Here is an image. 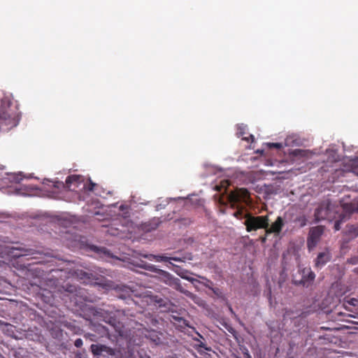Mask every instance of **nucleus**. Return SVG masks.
<instances>
[{"mask_svg": "<svg viewBox=\"0 0 358 358\" xmlns=\"http://www.w3.org/2000/svg\"><path fill=\"white\" fill-rule=\"evenodd\" d=\"M315 217L317 221L335 220L334 228L335 231H339L341 225L350 218V213L345 211L341 206L326 201L320 203L316 208Z\"/></svg>", "mask_w": 358, "mask_h": 358, "instance_id": "1", "label": "nucleus"}, {"mask_svg": "<svg viewBox=\"0 0 358 358\" xmlns=\"http://www.w3.org/2000/svg\"><path fill=\"white\" fill-rule=\"evenodd\" d=\"M243 217L245 218L244 224L248 232L262 229L266 230L269 226L270 220L268 215L255 216L250 213H246Z\"/></svg>", "mask_w": 358, "mask_h": 358, "instance_id": "2", "label": "nucleus"}, {"mask_svg": "<svg viewBox=\"0 0 358 358\" xmlns=\"http://www.w3.org/2000/svg\"><path fill=\"white\" fill-rule=\"evenodd\" d=\"M92 315L99 320H102L108 324H110L115 330L116 334L120 336H123L124 335V327L122 322L118 321L115 317L112 316H105V313L102 311V310H96L92 308Z\"/></svg>", "mask_w": 358, "mask_h": 358, "instance_id": "3", "label": "nucleus"}, {"mask_svg": "<svg viewBox=\"0 0 358 358\" xmlns=\"http://www.w3.org/2000/svg\"><path fill=\"white\" fill-rule=\"evenodd\" d=\"M90 349L93 355L103 358H124L120 350H116L104 345L92 344Z\"/></svg>", "mask_w": 358, "mask_h": 358, "instance_id": "4", "label": "nucleus"}, {"mask_svg": "<svg viewBox=\"0 0 358 358\" xmlns=\"http://www.w3.org/2000/svg\"><path fill=\"white\" fill-rule=\"evenodd\" d=\"M324 227L323 226L313 227L310 229L308 236L307 238V247L310 251L316 247L324 233Z\"/></svg>", "mask_w": 358, "mask_h": 358, "instance_id": "5", "label": "nucleus"}, {"mask_svg": "<svg viewBox=\"0 0 358 358\" xmlns=\"http://www.w3.org/2000/svg\"><path fill=\"white\" fill-rule=\"evenodd\" d=\"M249 198L250 193L248 189L245 188H240L232 191L228 196V200L232 208H235L240 202H247Z\"/></svg>", "mask_w": 358, "mask_h": 358, "instance_id": "6", "label": "nucleus"}, {"mask_svg": "<svg viewBox=\"0 0 358 358\" xmlns=\"http://www.w3.org/2000/svg\"><path fill=\"white\" fill-rule=\"evenodd\" d=\"M143 301L146 302L148 305H154L159 308H164L170 309L171 303L167 299H162L155 295H145L143 297Z\"/></svg>", "mask_w": 358, "mask_h": 358, "instance_id": "7", "label": "nucleus"}, {"mask_svg": "<svg viewBox=\"0 0 358 358\" xmlns=\"http://www.w3.org/2000/svg\"><path fill=\"white\" fill-rule=\"evenodd\" d=\"M92 329L98 334V336L92 334H87L85 336L86 338H89L90 341H96V339L98 338H103V337H107L109 339L111 338V335L110 334V331L108 328H106L105 326L98 324H92Z\"/></svg>", "mask_w": 358, "mask_h": 358, "instance_id": "8", "label": "nucleus"}, {"mask_svg": "<svg viewBox=\"0 0 358 358\" xmlns=\"http://www.w3.org/2000/svg\"><path fill=\"white\" fill-rule=\"evenodd\" d=\"M143 334L146 338L149 339L155 345H159L163 343L164 334L160 331L145 327L143 328Z\"/></svg>", "mask_w": 358, "mask_h": 358, "instance_id": "9", "label": "nucleus"}, {"mask_svg": "<svg viewBox=\"0 0 358 358\" xmlns=\"http://www.w3.org/2000/svg\"><path fill=\"white\" fill-rule=\"evenodd\" d=\"M302 278L300 280H294V282L296 285H301L303 287L310 286L315 278V274L310 268H303L302 271Z\"/></svg>", "mask_w": 358, "mask_h": 358, "instance_id": "10", "label": "nucleus"}, {"mask_svg": "<svg viewBox=\"0 0 358 358\" xmlns=\"http://www.w3.org/2000/svg\"><path fill=\"white\" fill-rule=\"evenodd\" d=\"M285 222L282 217L278 216L275 222L266 229L265 233L266 234H275L278 235L284 227Z\"/></svg>", "mask_w": 358, "mask_h": 358, "instance_id": "11", "label": "nucleus"}, {"mask_svg": "<svg viewBox=\"0 0 358 358\" xmlns=\"http://www.w3.org/2000/svg\"><path fill=\"white\" fill-rule=\"evenodd\" d=\"M331 259V252L328 249H326L325 251L320 252L317 255L315 260V267L317 268H322L326 264L330 262Z\"/></svg>", "mask_w": 358, "mask_h": 358, "instance_id": "12", "label": "nucleus"}, {"mask_svg": "<svg viewBox=\"0 0 358 358\" xmlns=\"http://www.w3.org/2000/svg\"><path fill=\"white\" fill-rule=\"evenodd\" d=\"M84 181L83 176L79 175H71L66 178V185L72 191H76V189L79 187Z\"/></svg>", "mask_w": 358, "mask_h": 358, "instance_id": "13", "label": "nucleus"}, {"mask_svg": "<svg viewBox=\"0 0 358 358\" xmlns=\"http://www.w3.org/2000/svg\"><path fill=\"white\" fill-rule=\"evenodd\" d=\"M10 253L13 257H20L34 255V250L24 247H13Z\"/></svg>", "mask_w": 358, "mask_h": 358, "instance_id": "14", "label": "nucleus"}, {"mask_svg": "<svg viewBox=\"0 0 358 358\" xmlns=\"http://www.w3.org/2000/svg\"><path fill=\"white\" fill-rule=\"evenodd\" d=\"M165 276L167 278L168 284L174 288L175 289L182 292L185 293L186 291L184 287L182 286L180 280L178 278H174L171 276L169 273L164 272Z\"/></svg>", "mask_w": 358, "mask_h": 358, "instance_id": "15", "label": "nucleus"}, {"mask_svg": "<svg viewBox=\"0 0 358 358\" xmlns=\"http://www.w3.org/2000/svg\"><path fill=\"white\" fill-rule=\"evenodd\" d=\"M344 234L348 236L349 238L353 239L358 236V225L357 224H348L345 227Z\"/></svg>", "mask_w": 358, "mask_h": 358, "instance_id": "16", "label": "nucleus"}, {"mask_svg": "<svg viewBox=\"0 0 358 358\" xmlns=\"http://www.w3.org/2000/svg\"><path fill=\"white\" fill-rule=\"evenodd\" d=\"M64 291L70 294H73V296H78L81 294L82 290L78 289L76 285L66 284L63 287Z\"/></svg>", "mask_w": 358, "mask_h": 358, "instance_id": "17", "label": "nucleus"}, {"mask_svg": "<svg viewBox=\"0 0 358 358\" xmlns=\"http://www.w3.org/2000/svg\"><path fill=\"white\" fill-rule=\"evenodd\" d=\"M293 155L296 157L308 158L310 155V152L306 150L296 149L292 152Z\"/></svg>", "mask_w": 358, "mask_h": 358, "instance_id": "18", "label": "nucleus"}, {"mask_svg": "<svg viewBox=\"0 0 358 358\" xmlns=\"http://www.w3.org/2000/svg\"><path fill=\"white\" fill-rule=\"evenodd\" d=\"M77 275L80 278V280H83L84 282H86L87 280H90L91 279V273H88L85 271H80L76 272Z\"/></svg>", "mask_w": 358, "mask_h": 358, "instance_id": "19", "label": "nucleus"}, {"mask_svg": "<svg viewBox=\"0 0 358 358\" xmlns=\"http://www.w3.org/2000/svg\"><path fill=\"white\" fill-rule=\"evenodd\" d=\"M196 349L200 354L205 353V351H210V348L207 347L203 343L199 341V343L196 345Z\"/></svg>", "mask_w": 358, "mask_h": 358, "instance_id": "20", "label": "nucleus"}, {"mask_svg": "<svg viewBox=\"0 0 358 358\" xmlns=\"http://www.w3.org/2000/svg\"><path fill=\"white\" fill-rule=\"evenodd\" d=\"M8 179L11 182L18 184L22 180V176L20 173H12L10 175H9Z\"/></svg>", "mask_w": 358, "mask_h": 358, "instance_id": "21", "label": "nucleus"}, {"mask_svg": "<svg viewBox=\"0 0 358 358\" xmlns=\"http://www.w3.org/2000/svg\"><path fill=\"white\" fill-rule=\"evenodd\" d=\"M348 305L352 306H358V299L355 298H350L349 299H345L344 301V306L345 308L348 307Z\"/></svg>", "mask_w": 358, "mask_h": 358, "instance_id": "22", "label": "nucleus"}, {"mask_svg": "<svg viewBox=\"0 0 358 358\" xmlns=\"http://www.w3.org/2000/svg\"><path fill=\"white\" fill-rule=\"evenodd\" d=\"M155 258H156L157 261H161V262H169V260H170V259H173L174 261L180 260V259L177 258V257H168L163 256V255L155 256Z\"/></svg>", "mask_w": 358, "mask_h": 358, "instance_id": "23", "label": "nucleus"}, {"mask_svg": "<svg viewBox=\"0 0 358 358\" xmlns=\"http://www.w3.org/2000/svg\"><path fill=\"white\" fill-rule=\"evenodd\" d=\"M96 186V184L93 182L91 180H89V182L87 184L83 185V189H86L87 191L92 192L94 191V187Z\"/></svg>", "mask_w": 358, "mask_h": 358, "instance_id": "24", "label": "nucleus"}, {"mask_svg": "<svg viewBox=\"0 0 358 358\" xmlns=\"http://www.w3.org/2000/svg\"><path fill=\"white\" fill-rule=\"evenodd\" d=\"M10 115L4 109H0V120H7L10 119Z\"/></svg>", "mask_w": 358, "mask_h": 358, "instance_id": "25", "label": "nucleus"}, {"mask_svg": "<svg viewBox=\"0 0 358 358\" xmlns=\"http://www.w3.org/2000/svg\"><path fill=\"white\" fill-rule=\"evenodd\" d=\"M296 222L299 223L301 227L306 226L307 222V219L304 215L299 216L296 219Z\"/></svg>", "mask_w": 358, "mask_h": 358, "instance_id": "26", "label": "nucleus"}, {"mask_svg": "<svg viewBox=\"0 0 358 358\" xmlns=\"http://www.w3.org/2000/svg\"><path fill=\"white\" fill-rule=\"evenodd\" d=\"M267 145L269 148L280 149L282 147L280 143H268Z\"/></svg>", "mask_w": 358, "mask_h": 358, "instance_id": "27", "label": "nucleus"}, {"mask_svg": "<svg viewBox=\"0 0 358 358\" xmlns=\"http://www.w3.org/2000/svg\"><path fill=\"white\" fill-rule=\"evenodd\" d=\"M348 262L349 264H352V265L357 264H358V257L355 256V257H352L351 258H349L348 259Z\"/></svg>", "mask_w": 358, "mask_h": 358, "instance_id": "28", "label": "nucleus"}, {"mask_svg": "<svg viewBox=\"0 0 358 358\" xmlns=\"http://www.w3.org/2000/svg\"><path fill=\"white\" fill-rule=\"evenodd\" d=\"M210 289L213 292V294H216L218 296H222V292L219 288L210 287Z\"/></svg>", "mask_w": 358, "mask_h": 358, "instance_id": "29", "label": "nucleus"}, {"mask_svg": "<svg viewBox=\"0 0 358 358\" xmlns=\"http://www.w3.org/2000/svg\"><path fill=\"white\" fill-rule=\"evenodd\" d=\"M234 216L237 219H242L243 217V211L242 210H238L234 213Z\"/></svg>", "mask_w": 358, "mask_h": 358, "instance_id": "30", "label": "nucleus"}, {"mask_svg": "<svg viewBox=\"0 0 358 358\" xmlns=\"http://www.w3.org/2000/svg\"><path fill=\"white\" fill-rule=\"evenodd\" d=\"M83 344V340L81 338H77L75 342L74 345L76 348H80Z\"/></svg>", "mask_w": 358, "mask_h": 358, "instance_id": "31", "label": "nucleus"}, {"mask_svg": "<svg viewBox=\"0 0 358 358\" xmlns=\"http://www.w3.org/2000/svg\"><path fill=\"white\" fill-rule=\"evenodd\" d=\"M150 323L152 326L157 327L158 320L156 318L151 317L150 318Z\"/></svg>", "mask_w": 358, "mask_h": 358, "instance_id": "32", "label": "nucleus"}, {"mask_svg": "<svg viewBox=\"0 0 358 358\" xmlns=\"http://www.w3.org/2000/svg\"><path fill=\"white\" fill-rule=\"evenodd\" d=\"M206 282L204 284V286H205V287H207V288H208L209 289H210V287H213L212 286L213 282H212L210 280H208V279H206Z\"/></svg>", "mask_w": 358, "mask_h": 358, "instance_id": "33", "label": "nucleus"}, {"mask_svg": "<svg viewBox=\"0 0 358 358\" xmlns=\"http://www.w3.org/2000/svg\"><path fill=\"white\" fill-rule=\"evenodd\" d=\"M94 250L99 252H103L104 254L106 253V249L105 248H101L100 249H99L97 247H94Z\"/></svg>", "mask_w": 358, "mask_h": 358, "instance_id": "34", "label": "nucleus"}, {"mask_svg": "<svg viewBox=\"0 0 358 358\" xmlns=\"http://www.w3.org/2000/svg\"><path fill=\"white\" fill-rule=\"evenodd\" d=\"M250 139H251V140H252V141H254V136H253V135H251V134H250L248 137H243V140H245V141H248V142H249Z\"/></svg>", "mask_w": 358, "mask_h": 358, "instance_id": "35", "label": "nucleus"}, {"mask_svg": "<svg viewBox=\"0 0 358 358\" xmlns=\"http://www.w3.org/2000/svg\"><path fill=\"white\" fill-rule=\"evenodd\" d=\"M120 209L121 210H127V212L125 213L126 214L129 213V211H128V206H125V205H121L120 206Z\"/></svg>", "mask_w": 358, "mask_h": 358, "instance_id": "36", "label": "nucleus"}, {"mask_svg": "<svg viewBox=\"0 0 358 358\" xmlns=\"http://www.w3.org/2000/svg\"><path fill=\"white\" fill-rule=\"evenodd\" d=\"M181 277L184 279H186L190 282H194V281H196V280L193 278H189V277H187V276H185V275H181Z\"/></svg>", "mask_w": 358, "mask_h": 358, "instance_id": "37", "label": "nucleus"}, {"mask_svg": "<svg viewBox=\"0 0 358 358\" xmlns=\"http://www.w3.org/2000/svg\"><path fill=\"white\" fill-rule=\"evenodd\" d=\"M267 235H268V234H266V235H265L264 236H262V237L260 238L261 242H262V243H266V239H267V237H266V236H267Z\"/></svg>", "mask_w": 358, "mask_h": 358, "instance_id": "38", "label": "nucleus"}, {"mask_svg": "<svg viewBox=\"0 0 358 358\" xmlns=\"http://www.w3.org/2000/svg\"><path fill=\"white\" fill-rule=\"evenodd\" d=\"M352 171H353L355 174L358 175V166H354V167L352 168Z\"/></svg>", "mask_w": 358, "mask_h": 358, "instance_id": "39", "label": "nucleus"}, {"mask_svg": "<svg viewBox=\"0 0 358 358\" xmlns=\"http://www.w3.org/2000/svg\"><path fill=\"white\" fill-rule=\"evenodd\" d=\"M268 296L269 299L271 298V287H268V294H267Z\"/></svg>", "mask_w": 358, "mask_h": 358, "instance_id": "40", "label": "nucleus"}, {"mask_svg": "<svg viewBox=\"0 0 358 358\" xmlns=\"http://www.w3.org/2000/svg\"><path fill=\"white\" fill-rule=\"evenodd\" d=\"M178 321L179 322H182L183 324H185V325H187L186 324V321L185 320L182 319V318H178Z\"/></svg>", "mask_w": 358, "mask_h": 358, "instance_id": "41", "label": "nucleus"}, {"mask_svg": "<svg viewBox=\"0 0 358 358\" xmlns=\"http://www.w3.org/2000/svg\"><path fill=\"white\" fill-rule=\"evenodd\" d=\"M140 358H150V356H148L147 355H141Z\"/></svg>", "mask_w": 358, "mask_h": 358, "instance_id": "42", "label": "nucleus"}, {"mask_svg": "<svg viewBox=\"0 0 358 358\" xmlns=\"http://www.w3.org/2000/svg\"><path fill=\"white\" fill-rule=\"evenodd\" d=\"M157 224H155V227H151V228H149V229H148V230H150V229H156V228H157Z\"/></svg>", "mask_w": 358, "mask_h": 358, "instance_id": "43", "label": "nucleus"}, {"mask_svg": "<svg viewBox=\"0 0 358 358\" xmlns=\"http://www.w3.org/2000/svg\"><path fill=\"white\" fill-rule=\"evenodd\" d=\"M76 357V358H81V354L80 353H77Z\"/></svg>", "mask_w": 358, "mask_h": 358, "instance_id": "44", "label": "nucleus"}, {"mask_svg": "<svg viewBox=\"0 0 358 358\" xmlns=\"http://www.w3.org/2000/svg\"><path fill=\"white\" fill-rule=\"evenodd\" d=\"M229 310H230V312H231V313L234 314V310H233V309H232V308H231V307H229Z\"/></svg>", "mask_w": 358, "mask_h": 358, "instance_id": "45", "label": "nucleus"}, {"mask_svg": "<svg viewBox=\"0 0 358 358\" xmlns=\"http://www.w3.org/2000/svg\"><path fill=\"white\" fill-rule=\"evenodd\" d=\"M238 134H240L241 136H243L244 133L243 132V131H241L240 132H238Z\"/></svg>", "mask_w": 358, "mask_h": 358, "instance_id": "46", "label": "nucleus"}]
</instances>
